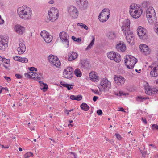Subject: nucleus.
Returning a JSON list of instances; mask_svg holds the SVG:
<instances>
[{"label": "nucleus", "mask_w": 158, "mask_h": 158, "mask_svg": "<svg viewBox=\"0 0 158 158\" xmlns=\"http://www.w3.org/2000/svg\"><path fill=\"white\" fill-rule=\"evenodd\" d=\"M17 13L19 16L24 20H29L32 17V13L31 9L29 7L23 6L18 8Z\"/></svg>", "instance_id": "obj_1"}, {"label": "nucleus", "mask_w": 158, "mask_h": 158, "mask_svg": "<svg viewBox=\"0 0 158 158\" xmlns=\"http://www.w3.org/2000/svg\"><path fill=\"white\" fill-rule=\"evenodd\" d=\"M146 15L148 22L152 24L156 20L155 11L152 7H149L146 11Z\"/></svg>", "instance_id": "obj_2"}, {"label": "nucleus", "mask_w": 158, "mask_h": 158, "mask_svg": "<svg viewBox=\"0 0 158 158\" xmlns=\"http://www.w3.org/2000/svg\"><path fill=\"white\" fill-rule=\"evenodd\" d=\"M129 11L130 15L133 18L137 19L141 15L143 10L139 7H135L134 4H132L130 6Z\"/></svg>", "instance_id": "obj_3"}, {"label": "nucleus", "mask_w": 158, "mask_h": 158, "mask_svg": "<svg viewBox=\"0 0 158 158\" xmlns=\"http://www.w3.org/2000/svg\"><path fill=\"white\" fill-rule=\"evenodd\" d=\"M48 14L49 19H48V22L50 21L52 22H54L56 20L59 16V12L58 10L54 7L51 8L48 11Z\"/></svg>", "instance_id": "obj_4"}, {"label": "nucleus", "mask_w": 158, "mask_h": 158, "mask_svg": "<svg viewBox=\"0 0 158 158\" xmlns=\"http://www.w3.org/2000/svg\"><path fill=\"white\" fill-rule=\"evenodd\" d=\"M137 62V60L135 58L131 55H128L125 60V63L128 64L126 65L127 68L131 69L134 67Z\"/></svg>", "instance_id": "obj_5"}, {"label": "nucleus", "mask_w": 158, "mask_h": 158, "mask_svg": "<svg viewBox=\"0 0 158 158\" xmlns=\"http://www.w3.org/2000/svg\"><path fill=\"white\" fill-rule=\"evenodd\" d=\"M121 29L122 31L125 35L129 34H131V32H132L130 29V21L128 19L124 21Z\"/></svg>", "instance_id": "obj_6"}, {"label": "nucleus", "mask_w": 158, "mask_h": 158, "mask_svg": "<svg viewBox=\"0 0 158 158\" xmlns=\"http://www.w3.org/2000/svg\"><path fill=\"white\" fill-rule=\"evenodd\" d=\"M110 15L109 10L108 9L105 8L99 14L98 19L100 22H104L108 19Z\"/></svg>", "instance_id": "obj_7"}, {"label": "nucleus", "mask_w": 158, "mask_h": 158, "mask_svg": "<svg viewBox=\"0 0 158 158\" xmlns=\"http://www.w3.org/2000/svg\"><path fill=\"white\" fill-rule=\"evenodd\" d=\"M60 39L63 44L65 45V47L67 48L69 44V36L65 32L62 31L59 34Z\"/></svg>", "instance_id": "obj_8"}, {"label": "nucleus", "mask_w": 158, "mask_h": 158, "mask_svg": "<svg viewBox=\"0 0 158 158\" xmlns=\"http://www.w3.org/2000/svg\"><path fill=\"white\" fill-rule=\"evenodd\" d=\"M68 12L73 18L76 19L78 16L79 12L77 8L73 6H69L68 9Z\"/></svg>", "instance_id": "obj_9"}, {"label": "nucleus", "mask_w": 158, "mask_h": 158, "mask_svg": "<svg viewBox=\"0 0 158 158\" xmlns=\"http://www.w3.org/2000/svg\"><path fill=\"white\" fill-rule=\"evenodd\" d=\"M107 56L111 60H114L117 63L119 62L121 60L120 55L118 53H116L115 52L112 51L108 53Z\"/></svg>", "instance_id": "obj_10"}, {"label": "nucleus", "mask_w": 158, "mask_h": 158, "mask_svg": "<svg viewBox=\"0 0 158 158\" xmlns=\"http://www.w3.org/2000/svg\"><path fill=\"white\" fill-rule=\"evenodd\" d=\"M73 76V69L71 67L65 69L63 72V77L66 78H71Z\"/></svg>", "instance_id": "obj_11"}, {"label": "nucleus", "mask_w": 158, "mask_h": 158, "mask_svg": "<svg viewBox=\"0 0 158 158\" xmlns=\"http://www.w3.org/2000/svg\"><path fill=\"white\" fill-rule=\"evenodd\" d=\"M48 60L51 64L56 67L61 65V63L58 58L56 56H55L53 55H50L48 58Z\"/></svg>", "instance_id": "obj_12"}, {"label": "nucleus", "mask_w": 158, "mask_h": 158, "mask_svg": "<svg viewBox=\"0 0 158 158\" xmlns=\"http://www.w3.org/2000/svg\"><path fill=\"white\" fill-rule=\"evenodd\" d=\"M137 33L141 39H145L147 38L146 31L142 27L140 26L138 27L137 30Z\"/></svg>", "instance_id": "obj_13"}, {"label": "nucleus", "mask_w": 158, "mask_h": 158, "mask_svg": "<svg viewBox=\"0 0 158 158\" xmlns=\"http://www.w3.org/2000/svg\"><path fill=\"white\" fill-rule=\"evenodd\" d=\"M148 70L150 71V74L152 77H156L158 76V65L154 67L149 66Z\"/></svg>", "instance_id": "obj_14"}, {"label": "nucleus", "mask_w": 158, "mask_h": 158, "mask_svg": "<svg viewBox=\"0 0 158 158\" xmlns=\"http://www.w3.org/2000/svg\"><path fill=\"white\" fill-rule=\"evenodd\" d=\"M14 30L17 34L22 35L25 32V28L19 24H17L15 26Z\"/></svg>", "instance_id": "obj_15"}, {"label": "nucleus", "mask_w": 158, "mask_h": 158, "mask_svg": "<svg viewBox=\"0 0 158 158\" xmlns=\"http://www.w3.org/2000/svg\"><path fill=\"white\" fill-rule=\"evenodd\" d=\"M145 89L146 94L149 95L158 92V88H151L150 86H147L145 87Z\"/></svg>", "instance_id": "obj_16"}, {"label": "nucleus", "mask_w": 158, "mask_h": 158, "mask_svg": "<svg viewBox=\"0 0 158 158\" xmlns=\"http://www.w3.org/2000/svg\"><path fill=\"white\" fill-rule=\"evenodd\" d=\"M8 47V42L5 38L0 37V50L4 51Z\"/></svg>", "instance_id": "obj_17"}, {"label": "nucleus", "mask_w": 158, "mask_h": 158, "mask_svg": "<svg viewBox=\"0 0 158 158\" xmlns=\"http://www.w3.org/2000/svg\"><path fill=\"white\" fill-rule=\"evenodd\" d=\"M100 85L102 88H110L111 86V83L107 79L103 78L100 83Z\"/></svg>", "instance_id": "obj_18"}, {"label": "nucleus", "mask_w": 158, "mask_h": 158, "mask_svg": "<svg viewBox=\"0 0 158 158\" xmlns=\"http://www.w3.org/2000/svg\"><path fill=\"white\" fill-rule=\"evenodd\" d=\"M140 48L141 51L144 55H147L149 54L150 51L148 47L145 44H141L140 45Z\"/></svg>", "instance_id": "obj_19"}, {"label": "nucleus", "mask_w": 158, "mask_h": 158, "mask_svg": "<svg viewBox=\"0 0 158 158\" xmlns=\"http://www.w3.org/2000/svg\"><path fill=\"white\" fill-rule=\"evenodd\" d=\"M88 6V3L87 0H85L77 6L81 10H84L87 9Z\"/></svg>", "instance_id": "obj_20"}, {"label": "nucleus", "mask_w": 158, "mask_h": 158, "mask_svg": "<svg viewBox=\"0 0 158 158\" xmlns=\"http://www.w3.org/2000/svg\"><path fill=\"white\" fill-rule=\"evenodd\" d=\"M126 39L127 42L131 45H133L135 43L134 36L133 32L131 34H129L126 35Z\"/></svg>", "instance_id": "obj_21"}, {"label": "nucleus", "mask_w": 158, "mask_h": 158, "mask_svg": "<svg viewBox=\"0 0 158 158\" xmlns=\"http://www.w3.org/2000/svg\"><path fill=\"white\" fill-rule=\"evenodd\" d=\"M114 81L118 85H121L124 84L125 81V79L122 76H114Z\"/></svg>", "instance_id": "obj_22"}, {"label": "nucleus", "mask_w": 158, "mask_h": 158, "mask_svg": "<svg viewBox=\"0 0 158 158\" xmlns=\"http://www.w3.org/2000/svg\"><path fill=\"white\" fill-rule=\"evenodd\" d=\"M116 49L119 52H123L126 49L125 44L121 42L117 44L116 47Z\"/></svg>", "instance_id": "obj_23"}, {"label": "nucleus", "mask_w": 158, "mask_h": 158, "mask_svg": "<svg viewBox=\"0 0 158 158\" xmlns=\"http://www.w3.org/2000/svg\"><path fill=\"white\" fill-rule=\"evenodd\" d=\"M26 47L25 44L23 43H20L19 46L17 49L19 54H23L25 51Z\"/></svg>", "instance_id": "obj_24"}, {"label": "nucleus", "mask_w": 158, "mask_h": 158, "mask_svg": "<svg viewBox=\"0 0 158 158\" xmlns=\"http://www.w3.org/2000/svg\"><path fill=\"white\" fill-rule=\"evenodd\" d=\"M96 73L94 72H92L89 73V77L90 79L93 81H97L99 79L98 76L97 75Z\"/></svg>", "instance_id": "obj_25"}, {"label": "nucleus", "mask_w": 158, "mask_h": 158, "mask_svg": "<svg viewBox=\"0 0 158 158\" xmlns=\"http://www.w3.org/2000/svg\"><path fill=\"white\" fill-rule=\"evenodd\" d=\"M68 56V60L70 61L76 59L77 57V54L75 52H72L69 54Z\"/></svg>", "instance_id": "obj_26"}, {"label": "nucleus", "mask_w": 158, "mask_h": 158, "mask_svg": "<svg viewBox=\"0 0 158 158\" xmlns=\"http://www.w3.org/2000/svg\"><path fill=\"white\" fill-rule=\"evenodd\" d=\"M60 83L63 86L67 88L68 90H70L73 89V85L72 84H65L64 82L62 81L60 82Z\"/></svg>", "instance_id": "obj_27"}, {"label": "nucleus", "mask_w": 158, "mask_h": 158, "mask_svg": "<svg viewBox=\"0 0 158 158\" xmlns=\"http://www.w3.org/2000/svg\"><path fill=\"white\" fill-rule=\"evenodd\" d=\"M39 82L40 83V85L41 87L40 88V89L43 90L44 91H46L48 88L47 85L46 83H44L42 81H39Z\"/></svg>", "instance_id": "obj_28"}, {"label": "nucleus", "mask_w": 158, "mask_h": 158, "mask_svg": "<svg viewBox=\"0 0 158 158\" xmlns=\"http://www.w3.org/2000/svg\"><path fill=\"white\" fill-rule=\"evenodd\" d=\"M107 37L110 40H114L116 37V35L115 33L113 31H110L107 34Z\"/></svg>", "instance_id": "obj_29"}, {"label": "nucleus", "mask_w": 158, "mask_h": 158, "mask_svg": "<svg viewBox=\"0 0 158 158\" xmlns=\"http://www.w3.org/2000/svg\"><path fill=\"white\" fill-rule=\"evenodd\" d=\"M4 63L3 66L6 69H8L10 64V60L6 59H4L2 61Z\"/></svg>", "instance_id": "obj_30"}, {"label": "nucleus", "mask_w": 158, "mask_h": 158, "mask_svg": "<svg viewBox=\"0 0 158 158\" xmlns=\"http://www.w3.org/2000/svg\"><path fill=\"white\" fill-rule=\"evenodd\" d=\"M80 107L82 109L85 111H88L89 108V107L87 105V104L85 103H82L80 106Z\"/></svg>", "instance_id": "obj_31"}, {"label": "nucleus", "mask_w": 158, "mask_h": 158, "mask_svg": "<svg viewBox=\"0 0 158 158\" xmlns=\"http://www.w3.org/2000/svg\"><path fill=\"white\" fill-rule=\"evenodd\" d=\"M81 67L84 69L87 68L89 66V64L88 62L86 60H83L81 61Z\"/></svg>", "instance_id": "obj_32"}, {"label": "nucleus", "mask_w": 158, "mask_h": 158, "mask_svg": "<svg viewBox=\"0 0 158 158\" xmlns=\"http://www.w3.org/2000/svg\"><path fill=\"white\" fill-rule=\"evenodd\" d=\"M75 75L78 77H80L81 76L82 73L80 70L78 69H76L74 71Z\"/></svg>", "instance_id": "obj_33"}, {"label": "nucleus", "mask_w": 158, "mask_h": 158, "mask_svg": "<svg viewBox=\"0 0 158 158\" xmlns=\"http://www.w3.org/2000/svg\"><path fill=\"white\" fill-rule=\"evenodd\" d=\"M48 36H47L44 39V40L47 43H50L52 39V37L49 34L48 35Z\"/></svg>", "instance_id": "obj_34"}, {"label": "nucleus", "mask_w": 158, "mask_h": 158, "mask_svg": "<svg viewBox=\"0 0 158 158\" xmlns=\"http://www.w3.org/2000/svg\"><path fill=\"white\" fill-rule=\"evenodd\" d=\"M49 34V33H48L46 31H42L40 34V36L42 37L44 39L47 36H48V35Z\"/></svg>", "instance_id": "obj_35"}, {"label": "nucleus", "mask_w": 158, "mask_h": 158, "mask_svg": "<svg viewBox=\"0 0 158 158\" xmlns=\"http://www.w3.org/2000/svg\"><path fill=\"white\" fill-rule=\"evenodd\" d=\"M92 38H93V40L90 43V44L86 48V50H87L91 48L94 44L95 40L94 37V36H92Z\"/></svg>", "instance_id": "obj_36"}, {"label": "nucleus", "mask_w": 158, "mask_h": 158, "mask_svg": "<svg viewBox=\"0 0 158 158\" xmlns=\"http://www.w3.org/2000/svg\"><path fill=\"white\" fill-rule=\"evenodd\" d=\"M32 74H31L32 75H31V78L34 79H37V77H38V73H35L33 72H30Z\"/></svg>", "instance_id": "obj_37"}, {"label": "nucleus", "mask_w": 158, "mask_h": 158, "mask_svg": "<svg viewBox=\"0 0 158 158\" xmlns=\"http://www.w3.org/2000/svg\"><path fill=\"white\" fill-rule=\"evenodd\" d=\"M77 25L81 26V28H84L85 30H88V27L86 25L81 23H77Z\"/></svg>", "instance_id": "obj_38"}, {"label": "nucleus", "mask_w": 158, "mask_h": 158, "mask_svg": "<svg viewBox=\"0 0 158 158\" xmlns=\"http://www.w3.org/2000/svg\"><path fill=\"white\" fill-rule=\"evenodd\" d=\"M33 156V154L31 152H27L25 154L24 156L25 158H28L30 156Z\"/></svg>", "instance_id": "obj_39"}, {"label": "nucleus", "mask_w": 158, "mask_h": 158, "mask_svg": "<svg viewBox=\"0 0 158 158\" xmlns=\"http://www.w3.org/2000/svg\"><path fill=\"white\" fill-rule=\"evenodd\" d=\"M28 61L27 59L26 58L20 57V58L19 59V61L22 63H27Z\"/></svg>", "instance_id": "obj_40"}, {"label": "nucleus", "mask_w": 158, "mask_h": 158, "mask_svg": "<svg viewBox=\"0 0 158 158\" xmlns=\"http://www.w3.org/2000/svg\"><path fill=\"white\" fill-rule=\"evenodd\" d=\"M69 154L72 158H77V155L74 152H70Z\"/></svg>", "instance_id": "obj_41"}, {"label": "nucleus", "mask_w": 158, "mask_h": 158, "mask_svg": "<svg viewBox=\"0 0 158 158\" xmlns=\"http://www.w3.org/2000/svg\"><path fill=\"white\" fill-rule=\"evenodd\" d=\"M149 99L148 97H138L137 98V100L138 101H139L140 102L143 101V100H146V99Z\"/></svg>", "instance_id": "obj_42"}, {"label": "nucleus", "mask_w": 158, "mask_h": 158, "mask_svg": "<svg viewBox=\"0 0 158 158\" xmlns=\"http://www.w3.org/2000/svg\"><path fill=\"white\" fill-rule=\"evenodd\" d=\"M148 5V2H143L142 4V6L143 8L147 7Z\"/></svg>", "instance_id": "obj_43"}, {"label": "nucleus", "mask_w": 158, "mask_h": 158, "mask_svg": "<svg viewBox=\"0 0 158 158\" xmlns=\"http://www.w3.org/2000/svg\"><path fill=\"white\" fill-rule=\"evenodd\" d=\"M32 74L31 72H29L28 73L25 74V77L27 78H31V75H32Z\"/></svg>", "instance_id": "obj_44"}, {"label": "nucleus", "mask_w": 158, "mask_h": 158, "mask_svg": "<svg viewBox=\"0 0 158 158\" xmlns=\"http://www.w3.org/2000/svg\"><path fill=\"white\" fill-rule=\"evenodd\" d=\"M38 77H37V80H40L41 78H43L42 74L41 73H39L38 74Z\"/></svg>", "instance_id": "obj_45"}, {"label": "nucleus", "mask_w": 158, "mask_h": 158, "mask_svg": "<svg viewBox=\"0 0 158 158\" xmlns=\"http://www.w3.org/2000/svg\"><path fill=\"white\" fill-rule=\"evenodd\" d=\"M82 99V96L81 95H77L76 97H75V100L77 101H80Z\"/></svg>", "instance_id": "obj_46"}, {"label": "nucleus", "mask_w": 158, "mask_h": 158, "mask_svg": "<svg viewBox=\"0 0 158 158\" xmlns=\"http://www.w3.org/2000/svg\"><path fill=\"white\" fill-rule=\"evenodd\" d=\"M151 128L152 129H158V125L155 124H153L151 127Z\"/></svg>", "instance_id": "obj_47"}, {"label": "nucleus", "mask_w": 158, "mask_h": 158, "mask_svg": "<svg viewBox=\"0 0 158 158\" xmlns=\"http://www.w3.org/2000/svg\"><path fill=\"white\" fill-rule=\"evenodd\" d=\"M84 0H75L77 6L81 3L82 1L83 2Z\"/></svg>", "instance_id": "obj_48"}, {"label": "nucleus", "mask_w": 158, "mask_h": 158, "mask_svg": "<svg viewBox=\"0 0 158 158\" xmlns=\"http://www.w3.org/2000/svg\"><path fill=\"white\" fill-rule=\"evenodd\" d=\"M115 135L117 139L118 140H120L121 139L122 137L121 135L119 134H116Z\"/></svg>", "instance_id": "obj_49"}, {"label": "nucleus", "mask_w": 158, "mask_h": 158, "mask_svg": "<svg viewBox=\"0 0 158 158\" xmlns=\"http://www.w3.org/2000/svg\"><path fill=\"white\" fill-rule=\"evenodd\" d=\"M98 115H101L102 114V112L101 110H98L97 111Z\"/></svg>", "instance_id": "obj_50"}, {"label": "nucleus", "mask_w": 158, "mask_h": 158, "mask_svg": "<svg viewBox=\"0 0 158 158\" xmlns=\"http://www.w3.org/2000/svg\"><path fill=\"white\" fill-rule=\"evenodd\" d=\"M15 76L18 79H21L22 78V76L19 74H16Z\"/></svg>", "instance_id": "obj_51"}, {"label": "nucleus", "mask_w": 158, "mask_h": 158, "mask_svg": "<svg viewBox=\"0 0 158 158\" xmlns=\"http://www.w3.org/2000/svg\"><path fill=\"white\" fill-rule=\"evenodd\" d=\"M155 24V27H154L155 28V30L158 29V22H156V23H153Z\"/></svg>", "instance_id": "obj_52"}, {"label": "nucleus", "mask_w": 158, "mask_h": 158, "mask_svg": "<svg viewBox=\"0 0 158 158\" xmlns=\"http://www.w3.org/2000/svg\"><path fill=\"white\" fill-rule=\"evenodd\" d=\"M20 57H19L17 56H16L13 57V58L15 60L19 61V59Z\"/></svg>", "instance_id": "obj_53"}, {"label": "nucleus", "mask_w": 158, "mask_h": 158, "mask_svg": "<svg viewBox=\"0 0 158 158\" xmlns=\"http://www.w3.org/2000/svg\"><path fill=\"white\" fill-rule=\"evenodd\" d=\"M4 77V78L7 81H9L11 80V79H10V78L9 77H7L5 76Z\"/></svg>", "instance_id": "obj_54"}, {"label": "nucleus", "mask_w": 158, "mask_h": 158, "mask_svg": "<svg viewBox=\"0 0 158 158\" xmlns=\"http://www.w3.org/2000/svg\"><path fill=\"white\" fill-rule=\"evenodd\" d=\"M140 151L141 153L142 154L143 156H145L146 154H147V152L145 151V152H142V150H140Z\"/></svg>", "instance_id": "obj_55"}, {"label": "nucleus", "mask_w": 158, "mask_h": 158, "mask_svg": "<svg viewBox=\"0 0 158 158\" xmlns=\"http://www.w3.org/2000/svg\"><path fill=\"white\" fill-rule=\"evenodd\" d=\"M75 96L74 95H71L70 96V98L72 100H75Z\"/></svg>", "instance_id": "obj_56"}, {"label": "nucleus", "mask_w": 158, "mask_h": 158, "mask_svg": "<svg viewBox=\"0 0 158 158\" xmlns=\"http://www.w3.org/2000/svg\"><path fill=\"white\" fill-rule=\"evenodd\" d=\"M81 38H77L76 40V41L77 42H79L81 41Z\"/></svg>", "instance_id": "obj_57"}, {"label": "nucleus", "mask_w": 158, "mask_h": 158, "mask_svg": "<svg viewBox=\"0 0 158 158\" xmlns=\"http://www.w3.org/2000/svg\"><path fill=\"white\" fill-rule=\"evenodd\" d=\"M98 99V97L97 96H94L93 97V100L94 102L96 101Z\"/></svg>", "instance_id": "obj_58"}, {"label": "nucleus", "mask_w": 158, "mask_h": 158, "mask_svg": "<svg viewBox=\"0 0 158 158\" xmlns=\"http://www.w3.org/2000/svg\"><path fill=\"white\" fill-rule=\"evenodd\" d=\"M142 119L143 122L145 124H147V122L145 118H142Z\"/></svg>", "instance_id": "obj_59"}, {"label": "nucleus", "mask_w": 158, "mask_h": 158, "mask_svg": "<svg viewBox=\"0 0 158 158\" xmlns=\"http://www.w3.org/2000/svg\"><path fill=\"white\" fill-rule=\"evenodd\" d=\"M35 69V68L34 67H32L31 68H29V70L30 71H34V69Z\"/></svg>", "instance_id": "obj_60"}, {"label": "nucleus", "mask_w": 158, "mask_h": 158, "mask_svg": "<svg viewBox=\"0 0 158 158\" xmlns=\"http://www.w3.org/2000/svg\"><path fill=\"white\" fill-rule=\"evenodd\" d=\"M119 110L118 111L126 112V111L124 110V109L122 107L119 108Z\"/></svg>", "instance_id": "obj_61"}, {"label": "nucleus", "mask_w": 158, "mask_h": 158, "mask_svg": "<svg viewBox=\"0 0 158 158\" xmlns=\"http://www.w3.org/2000/svg\"><path fill=\"white\" fill-rule=\"evenodd\" d=\"M91 90H92V91L93 92H94V93H95V94H98L99 93L98 92V90H95H95H93V89H92Z\"/></svg>", "instance_id": "obj_62"}, {"label": "nucleus", "mask_w": 158, "mask_h": 158, "mask_svg": "<svg viewBox=\"0 0 158 158\" xmlns=\"http://www.w3.org/2000/svg\"><path fill=\"white\" fill-rule=\"evenodd\" d=\"M29 126V127L30 129H31V130H35V129H34V127H34L33 126H31L30 125Z\"/></svg>", "instance_id": "obj_63"}, {"label": "nucleus", "mask_w": 158, "mask_h": 158, "mask_svg": "<svg viewBox=\"0 0 158 158\" xmlns=\"http://www.w3.org/2000/svg\"><path fill=\"white\" fill-rule=\"evenodd\" d=\"M72 39L73 41H76V40L77 38L75 36H73L72 37Z\"/></svg>", "instance_id": "obj_64"}]
</instances>
